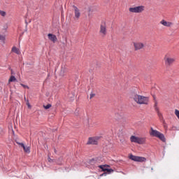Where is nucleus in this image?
<instances>
[{"label":"nucleus","mask_w":179,"mask_h":179,"mask_svg":"<svg viewBox=\"0 0 179 179\" xmlns=\"http://www.w3.org/2000/svg\"><path fill=\"white\" fill-rule=\"evenodd\" d=\"M131 97L132 99H134V101L137 103V104L148 105L149 103V97L143 96L142 95H138V94H135V92H133L131 94Z\"/></svg>","instance_id":"nucleus-1"},{"label":"nucleus","mask_w":179,"mask_h":179,"mask_svg":"<svg viewBox=\"0 0 179 179\" xmlns=\"http://www.w3.org/2000/svg\"><path fill=\"white\" fill-rule=\"evenodd\" d=\"M150 130L151 131L150 133V135L151 136H155V138H158L159 139H160V141L166 142V137L164 136V134H162L157 130L153 129V127H151Z\"/></svg>","instance_id":"nucleus-2"},{"label":"nucleus","mask_w":179,"mask_h":179,"mask_svg":"<svg viewBox=\"0 0 179 179\" xmlns=\"http://www.w3.org/2000/svg\"><path fill=\"white\" fill-rule=\"evenodd\" d=\"M129 12L131 13H142L143 10H145V6H138L136 7H131L129 8Z\"/></svg>","instance_id":"nucleus-3"},{"label":"nucleus","mask_w":179,"mask_h":179,"mask_svg":"<svg viewBox=\"0 0 179 179\" xmlns=\"http://www.w3.org/2000/svg\"><path fill=\"white\" fill-rule=\"evenodd\" d=\"M100 136L96 137H90L88 138V141L87 142V145H98L99 139H100Z\"/></svg>","instance_id":"nucleus-4"},{"label":"nucleus","mask_w":179,"mask_h":179,"mask_svg":"<svg viewBox=\"0 0 179 179\" xmlns=\"http://www.w3.org/2000/svg\"><path fill=\"white\" fill-rule=\"evenodd\" d=\"M165 61V65L166 66H171L174 62H176V59L171 58V57H165L164 58Z\"/></svg>","instance_id":"nucleus-5"},{"label":"nucleus","mask_w":179,"mask_h":179,"mask_svg":"<svg viewBox=\"0 0 179 179\" xmlns=\"http://www.w3.org/2000/svg\"><path fill=\"white\" fill-rule=\"evenodd\" d=\"M100 33L106 36L107 34V27L106 26V22H102L100 27Z\"/></svg>","instance_id":"nucleus-6"},{"label":"nucleus","mask_w":179,"mask_h":179,"mask_svg":"<svg viewBox=\"0 0 179 179\" xmlns=\"http://www.w3.org/2000/svg\"><path fill=\"white\" fill-rule=\"evenodd\" d=\"M134 46L135 48V51H138V50H142L143 47H145V45L142 43H134Z\"/></svg>","instance_id":"nucleus-7"},{"label":"nucleus","mask_w":179,"mask_h":179,"mask_svg":"<svg viewBox=\"0 0 179 179\" xmlns=\"http://www.w3.org/2000/svg\"><path fill=\"white\" fill-rule=\"evenodd\" d=\"M48 37L50 40V41H52V43H55L58 40L57 38V36L52 34H48Z\"/></svg>","instance_id":"nucleus-8"},{"label":"nucleus","mask_w":179,"mask_h":179,"mask_svg":"<svg viewBox=\"0 0 179 179\" xmlns=\"http://www.w3.org/2000/svg\"><path fill=\"white\" fill-rule=\"evenodd\" d=\"M161 24H163V26H165L166 27H171V26H173V22H167L164 20H162L160 22Z\"/></svg>","instance_id":"nucleus-9"},{"label":"nucleus","mask_w":179,"mask_h":179,"mask_svg":"<svg viewBox=\"0 0 179 179\" xmlns=\"http://www.w3.org/2000/svg\"><path fill=\"white\" fill-rule=\"evenodd\" d=\"M99 169H101V171H103V173H106L107 171V167H110V165L104 164V165H99L98 166Z\"/></svg>","instance_id":"nucleus-10"},{"label":"nucleus","mask_w":179,"mask_h":179,"mask_svg":"<svg viewBox=\"0 0 179 179\" xmlns=\"http://www.w3.org/2000/svg\"><path fill=\"white\" fill-rule=\"evenodd\" d=\"M146 142V138H139L137 140V143L138 145H143Z\"/></svg>","instance_id":"nucleus-11"},{"label":"nucleus","mask_w":179,"mask_h":179,"mask_svg":"<svg viewBox=\"0 0 179 179\" xmlns=\"http://www.w3.org/2000/svg\"><path fill=\"white\" fill-rule=\"evenodd\" d=\"M129 159H130V160H133V162H138V156H135L132 154H130Z\"/></svg>","instance_id":"nucleus-12"},{"label":"nucleus","mask_w":179,"mask_h":179,"mask_svg":"<svg viewBox=\"0 0 179 179\" xmlns=\"http://www.w3.org/2000/svg\"><path fill=\"white\" fill-rule=\"evenodd\" d=\"M88 163L89 164H91L92 166L94 164H96V163H97V158H92L91 159H89Z\"/></svg>","instance_id":"nucleus-13"},{"label":"nucleus","mask_w":179,"mask_h":179,"mask_svg":"<svg viewBox=\"0 0 179 179\" xmlns=\"http://www.w3.org/2000/svg\"><path fill=\"white\" fill-rule=\"evenodd\" d=\"M139 137L135 136H131L130 138L131 142H134V143H138V139Z\"/></svg>","instance_id":"nucleus-14"},{"label":"nucleus","mask_w":179,"mask_h":179,"mask_svg":"<svg viewBox=\"0 0 179 179\" xmlns=\"http://www.w3.org/2000/svg\"><path fill=\"white\" fill-rule=\"evenodd\" d=\"M137 162H139L140 163L146 162V158H145L144 157H137Z\"/></svg>","instance_id":"nucleus-15"},{"label":"nucleus","mask_w":179,"mask_h":179,"mask_svg":"<svg viewBox=\"0 0 179 179\" xmlns=\"http://www.w3.org/2000/svg\"><path fill=\"white\" fill-rule=\"evenodd\" d=\"M12 51H13V52H15V54H17L18 55H19V54H20V51H19V49L15 46L12 48Z\"/></svg>","instance_id":"nucleus-16"},{"label":"nucleus","mask_w":179,"mask_h":179,"mask_svg":"<svg viewBox=\"0 0 179 179\" xmlns=\"http://www.w3.org/2000/svg\"><path fill=\"white\" fill-rule=\"evenodd\" d=\"M75 17H76L77 19H79V17H80V12L79 11V10H75Z\"/></svg>","instance_id":"nucleus-17"},{"label":"nucleus","mask_w":179,"mask_h":179,"mask_svg":"<svg viewBox=\"0 0 179 179\" xmlns=\"http://www.w3.org/2000/svg\"><path fill=\"white\" fill-rule=\"evenodd\" d=\"M8 82H16V77L11 76L8 80Z\"/></svg>","instance_id":"nucleus-18"},{"label":"nucleus","mask_w":179,"mask_h":179,"mask_svg":"<svg viewBox=\"0 0 179 179\" xmlns=\"http://www.w3.org/2000/svg\"><path fill=\"white\" fill-rule=\"evenodd\" d=\"M24 152H25V153H30V147H24L23 148Z\"/></svg>","instance_id":"nucleus-19"},{"label":"nucleus","mask_w":179,"mask_h":179,"mask_svg":"<svg viewBox=\"0 0 179 179\" xmlns=\"http://www.w3.org/2000/svg\"><path fill=\"white\" fill-rule=\"evenodd\" d=\"M52 105L51 103L47 104V105H43V108H45V110H48L50 108H51Z\"/></svg>","instance_id":"nucleus-20"},{"label":"nucleus","mask_w":179,"mask_h":179,"mask_svg":"<svg viewBox=\"0 0 179 179\" xmlns=\"http://www.w3.org/2000/svg\"><path fill=\"white\" fill-rule=\"evenodd\" d=\"M113 172H114V169H106V174H111V173H113Z\"/></svg>","instance_id":"nucleus-21"},{"label":"nucleus","mask_w":179,"mask_h":179,"mask_svg":"<svg viewBox=\"0 0 179 179\" xmlns=\"http://www.w3.org/2000/svg\"><path fill=\"white\" fill-rule=\"evenodd\" d=\"M116 120H122V115H120V113L115 114Z\"/></svg>","instance_id":"nucleus-22"},{"label":"nucleus","mask_w":179,"mask_h":179,"mask_svg":"<svg viewBox=\"0 0 179 179\" xmlns=\"http://www.w3.org/2000/svg\"><path fill=\"white\" fill-rule=\"evenodd\" d=\"M157 115H158L159 120L162 121V120H163V115L162 114V113L158 112Z\"/></svg>","instance_id":"nucleus-23"},{"label":"nucleus","mask_w":179,"mask_h":179,"mask_svg":"<svg viewBox=\"0 0 179 179\" xmlns=\"http://www.w3.org/2000/svg\"><path fill=\"white\" fill-rule=\"evenodd\" d=\"M1 16H6V12L0 10Z\"/></svg>","instance_id":"nucleus-24"},{"label":"nucleus","mask_w":179,"mask_h":179,"mask_svg":"<svg viewBox=\"0 0 179 179\" xmlns=\"http://www.w3.org/2000/svg\"><path fill=\"white\" fill-rule=\"evenodd\" d=\"M0 40L1 41H5V36L3 35H0Z\"/></svg>","instance_id":"nucleus-25"},{"label":"nucleus","mask_w":179,"mask_h":179,"mask_svg":"<svg viewBox=\"0 0 179 179\" xmlns=\"http://www.w3.org/2000/svg\"><path fill=\"white\" fill-rule=\"evenodd\" d=\"M48 160L49 163H54V162L55 161V159H52L50 157L48 159Z\"/></svg>","instance_id":"nucleus-26"},{"label":"nucleus","mask_w":179,"mask_h":179,"mask_svg":"<svg viewBox=\"0 0 179 179\" xmlns=\"http://www.w3.org/2000/svg\"><path fill=\"white\" fill-rule=\"evenodd\" d=\"M21 86H22V87H24V89H29V86L24 85V84H21Z\"/></svg>","instance_id":"nucleus-27"},{"label":"nucleus","mask_w":179,"mask_h":179,"mask_svg":"<svg viewBox=\"0 0 179 179\" xmlns=\"http://www.w3.org/2000/svg\"><path fill=\"white\" fill-rule=\"evenodd\" d=\"M19 145H20V146L22 147V149L26 147V145H24V143H19Z\"/></svg>","instance_id":"nucleus-28"},{"label":"nucleus","mask_w":179,"mask_h":179,"mask_svg":"<svg viewBox=\"0 0 179 179\" xmlns=\"http://www.w3.org/2000/svg\"><path fill=\"white\" fill-rule=\"evenodd\" d=\"M94 96H96V94H93V93L90 94V99H93V97H94Z\"/></svg>","instance_id":"nucleus-29"},{"label":"nucleus","mask_w":179,"mask_h":179,"mask_svg":"<svg viewBox=\"0 0 179 179\" xmlns=\"http://www.w3.org/2000/svg\"><path fill=\"white\" fill-rule=\"evenodd\" d=\"M0 135H3V129L2 128H0Z\"/></svg>","instance_id":"nucleus-30"},{"label":"nucleus","mask_w":179,"mask_h":179,"mask_svg":"<svg viewBox=\"0 0 179 179\" xmlns=\"http://www.w3.org/2000/svg\"><path fill=\"white\" fill-rule=\"evenodd\" d=\"M73 8L74 10H79V8H78V7H76V6H75V5L73 6Z\"/></svg>","instance_id":"nucleus-31"},{"label":"nucleus","mask_w":179,"mask_h":179,"mask_svg":"<svg viewBox=\"0 0 179 179\" xmlns=\"http://www.w3.org/2000/svg\"><path fill=\"white\" fill-rule=\"evenodd\" d=\"M155 111L157 113V114H159V113H160V111H159V108L155 107Z\"/></svg>","instance_id":"nucleus-32"},{"label":"nucleus","mask_w":179,"mask_h":179,"mask_svg":"<svg viewBox=\"0 0 179 179\" xmlns=\"http://www.w3.org/2000/svg\"><path fill=\"white\" fill-rule=\"evenodd\" d=\"M103 176H107V173L103 172V173L101 175V177H103Z\"/></svg>","instance_id":"nucleus-33"},{"label":"nucleus","mask_w":179,"mask_h":179,"mask_svg":"<svg viewBox=\"0 0 179 179\" xmlns=\"http://www.w3.org/2000/svg\"><path fill=\"white\" fill-rule=\"evenodd\" d=\"M27 106H28V108H31V106L30 105L29 103H27Z\"/></svg>","instance_id":"nucleus-34"},{"label":"nucleus","mask_w":179,"mask_h":179,"mask_svg":"<svg viewBox=\"0 0 179 179\" xmlns=\"http://www.w3.org/2000/svg\"><path fill=\"white\" fill-rule=\"evenodd\" d=\"M154 107H157V101H155V105H154Z\"/></svg>","instance_id":"nucleus-35"},{"label":"nucleus","mask_w":179,"mask_h":179,"mask_svg":"<svg viewBox=\"0 0 179 179\" xmlns=\"http://www.w3.org/2000/svg\"><path fill=\"white\" fill-rule=\"evenodd\" d=\"M152 97H153L154 100H156V96L155 95H153Z\"/></svg>","instance_id":"nucleus-36"},{"label":"nucleus","mask_w":179,"mask_h":179,"mask_svg":"<svg viewBox=\"0 0 179 179\" xmlns=\"http://www.w3.org/2000/svg\"><path fill=\"white\" fill-rule=\"evenodd\" d=\"M25 23H26L27 26V24H29L27 20H25Z\"/></svg>","instance_id":"nucleus-37"},{"label":"nucleus","mask_w":179,"mask_h":179,"mask_svg":"<svg viewBox=\"0 0 179 179\" xmlns=\"http://www.w3.org/2000/svg\"><path fill=\"white\" fill-rule=\"evenodd\" d=\"M11 74H13V70L11 69Z\"/></svg>","instance_id":"nucleus-38"},{"label":"nucleus","mask_w":179,"mask_h":179,"mask_svg":"<svg viewBox=\"0 0 179 179\" xmlns=\"http://www.w3.org/2000/svg\"><path fill=\"white\" fill-rule=\"evenodd\" d=\"M16 143H17V145H19V143H22L16 142Z\"/></svg>","instance_id":"nucleus-39"},{"label":"nucleus","mask_w":179,"mask_h":179,"mask_svg":"<svg viewBox=\"0 0 179 179\" xmlns=\"http://www.w3.org/2000/svg\"><path fill=\"white\" fill-rule=\"evenodd\" d=\"M57 164H59V165H60V164H61V163H57Z\"/></svg>","instance_id":"nucleus-40"},{"label":"nucleus","mask_w":179,"mask_h":179,"mask_svg":"<svg viewBox=\"0 0 179 179\" xmlns=\"http://www.w3.org/2000/svg\"><path fill=\"white\" fill-rule=\"evenodd\" d=\"M55 152H57L56 150H55Z\"/></svg>","instance_id":"nucleus-41"}]
</instances>
